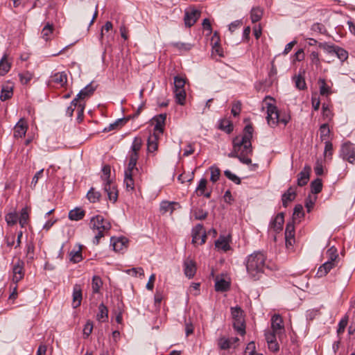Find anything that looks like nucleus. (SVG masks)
Wrapping results in <instances>:
<instances>
[{"label": "nucleus", "mask_w": 355, "mask_h": 355, "mask_svg": "<svg viewBox=\"0 0 355 355\" xmlns=\"http://www.w3.org/2000/svg\"><path fill=\"white\" fill-rule=\"evenodd\" d=\"M253 128L251 124L247 125L242 135L236 137L233 140V150L228 154L229 157L238 158L241 162L250 164L252 162L249 155L252 154L251 139L252 138Z\"/></svg>", "instance_id": "1"}, {"label": "nucleus", "mask_w": 355, "mask_h": 355, "mask_svg": "<svg viewBox=\"0 0 355 355\" xmlns=\"http://www.w3.org/2000/svg\"><path fill=\"white\" fill-rule=\"evenodd\" d=\"M266 257L261 252L250 254L245 261L248 276L252 280L259 279L264 272L266 266Z\"/></svg>", "instance_id": "2"}, {"label": "nucleus", "mask_w": 355, "mask_h": 355, "mask_svg": "<svg viewBox=\"0 0 355 355\" xmlns=\"http://www.w3.org/2000/svg\"><path fill=\"white\" fill-rule=\"evenodd\" d=\"M103 176L104 183V191L107 194V198L110 201L115 202L118 198V190L114 182L110 180V167L108 165H105L103 168Z\"/></svg>", "instance_id": "3"}, {"label": "nucleus", "mask_w": 355, "mask_h": 355, "mask_svg": "<svg viewBox=\"0 0 355 355\" xmlns=\"http://www.w3.org/2000/svg\"><path fill=\"white\" fill-rule=\"evenodd\" d=\"M318 46L324 50L327 53L336 55L340 61L343 62L348 58V53L338 46L329 42H320Z\"/></svg>", "instance_id": "4"}, {"label": "nucleus", "mask_w": 355, "mask_h": 355, "mask_svg": "<svg viewBox=\"0 0 355 355\" xmlns=\"http://www.w3.org/2000/svg\"><path fill=\"white\" fill-rule=\"evenodd\" d=\"M231 313L233 320V327L234 329L241 335H244L245 328L243 311L240 307L236 306L231 308Z\"/></svg>", "instance_id": "5"}, {"label": "nucleus", "mask_w": 355, "mask_h": 355, "mask_svg": "<svg viewBox=\"0 0 355 355\" xmlns=\"http://www.w3.org/2000/svg\"><path fill=\"white\" fill-rule=\"evenodd\" d=\"M340 157L351 164L355 163V145L350 141L342 144Z\"/></svg>", "instance_id": "6"}, {"label": "nucleus", "mask_w": 355, "mask_h": 355, "mask_svg": "<svg viewBox=\"0 0 355 355\" xmlns=\"http://www.w3.org/2000/svg\"><path fill=\"white\" fill-rule=\"evenodd\" d=\"M267 116L268 123L271 127L276 126L279 123V112L277 107L270 103H267Z\"/></svg>", "instance_id": "7"}, {"label": "nucleus", "mask_w": 355, "mask_h": 355, "mask_svg": "<svg viewBox=\"0 0 355 355\" xmlns=\"http://www.w3.org/2000/svg\"><path fill=\"white\" fill-rule=\"evenodd\" d=\"M24 262L22 260L18 259L17 261L12 265V281L15 284H17L24 278Z\"/></svg>", "instance_id": "8"}, {"label": "nucleus", "mask_w": 355, "mask_h": 355, "mask_svg": "<svg viewBox=\"0 0 355 355\" xmlns=\"http://www.w3.org/2000/svg\"><path fill=\"white\" fill-rule=\"evenodd\" d=\"M200 11L194 8H189L185 10L184 21L187 27H191L195 24L200 17Z\"/></svg>", "instance_id": "9"}, {"label": "nucleus", "mask_w": 355, "mask_h": 355, "mask_svg": "<svg viewBox=\"0 0 355 355\" xmlns=\"http://www.w3.org/2000/svg\"><path fill=\"white\" fill-rule=\"evenodd\" d=\"M89 226L92 229L96 230H109L111 228L110 223L98 215L91 218Z\"/></svg>", "instance_id": "10"}, {"label": "nucleus", "mask_w": 355, "mask_h": 355, "mask_svg": "<svg viewBox=\"0 0 355 355\" xmlns=\"http://www.w3.org/2000/svg\"><path fill=\"white\" fill-rule=\"evenodd\" d=\"M271 331L276 332L277 335L280 337L284 332V327L283 320L280 315L275 314L271 318Z\"/></svg>", "instance_id": "11"}, {"label": "nucleus", "mask_w": 355, "mask_h": 355, "mask_svg": "<svg viewBox=\"0 0 355 355\" xmlns=\"http://www.w3.org/2000/svg\"><path fill=\"white\" fill-rule=\"evenodd\" d=\"M28 129L26 121L24 119H21L17 123L14 128V137L15 138H21L25 136Z\"/></svg>", "instance_id": "12"}, {"label": "nucleus", "mask_w": 355, "mask_h": 355, "mask_svg": "<svg viewBox=\"0 0 355 355\" xmlns=\"http://www.w3.org/2000/svg\"><path fill=\"white\" fill-rule=\"evenodd\" d=\"M50 82L60 87H64L67 83V76L65 72H58L51 76Z\"/></svg>", "instance_id": "13"}, {"label": "nucleus", "mask_w": 355, "mask_h": 355, "mask_svg": "<svg viewBox=\"0 0 355 355\" xmlns=\"http://www.w3.org/2000/svg\"><path fill=\"white\" fill-rule=\"evenodd\" d=\"M284 216L283 213H279L270 224V228L275 232H280L283 228Z\"/></svg>", "instance_id": "14"}, {"label": "nucleus", "mask_w": 355, "mask_h": 355, "mask_svg": "<svg viewBox=\"0 0 355 355\" xmlns=\"http://www.w3.org/2000/svg\"><path fill=\"white\" fill-rule=\"evenodd\" d=\"M72 306L76 309L78 307L82 301V288L80 285L75 284L73 288Z\"/></svg>", "instance_id": "15"}, {"label": "nucleus", "mask_w": 355, "mask_h": 355, "mask_svg": "<svg viewBox=\"0 0 355 355\" xmlns=\"http://www.w3.org/2000/svg\"><path fill=\"white\" fill-rule=\"evenodd\" d=\"M184 272L187 277L192 278L196 272V263L191 259L185 260L184 262Z\"/></svg>", "instance_id": "16"}, {"label": "nucleus", "mask_w": 355, "mask_h": 355, "mask_svg": "<svg viewBox=\"0 0 355 355\" xmlns=\"http://www.w3.org/2000/svg\"><path fill=\"white\" fill-rule=\"evenodd\" d=\"M311 167L305 166L303 170L299 173L297 178V185L300 187L304 186L309 180V175L311 172Z\"/></svg>", "instance_id": "17"}, {"label": "nucleus", "mask_w": 355, "mask_h": 355, "mask_svg": "<svg viewBox=\"0 0 355 355\" xmlns=\"http://www.w3.org/2000/svg\"><path fill=\"white\" fill-rule=\"evenodd\" d=\"M337 263L327 261L322 266H320L317 271L316 275L318 277H324L333 268H334Z\"/></svg>", "instance_id": "18"}, {"label": "nucleus", "mask_w": 355, "mask_h": 355, "mask_svg": "<svg viewBox=\"0 0 355 355\" xmlns=\"http://www.w3.org/2000/svg\"><path fill=\"white\" fill-rule=\"evenodd\" d=\"M337 263L327 261L322 266H320L317 271L316 275L318 277H324L333 268H334Z\"/></svg>", "instance_id": "19"}, {"label": "nucleus", "mask_w": 355, "mask_h": 355, "mask_svg": "<svg viewBox=\"0 0 355 355\" xmlns=\"http://www.w3.org/2000/svg\"><path fill=\"white\" fill-rule=\"evenodd\" d=\"M78 98H75L71 101L70 105L67 107L66 113L69 116H72L73 111L76 107L78 108V114H82L83 113L84 105H82L80 102L78 103Z\"/></svg>", "instance_id": "20"}, {"label": "nucleus", "mask_w": 355, "mask_h": 355, "mask_svg": "<svg viewBox=\"0 0 355 355\" xmlns=\"http://www.w3.org/2000/svg\"><path fill=\"white\" fill-rule=\"evenodd\" d=\"M13 85L11 83H8L3 85L1 89L0 99L2 101L10 99L13 95Z\"/></svg>", "instance_id": "21"}, {"label": "nucleus", "mask_w": 355, "mask_h": 355, "mask_svg": "<svg viewBox=\"0 0 355 355\" xmlns=\"http://www.w3.org/2000/svg\"><path fill=\"white\" fill-rule=\"evenodd\" d=\"M296 197V191L292 187H289L288 189L282 195V205L284 207H286L288 203L294 200Z\"/></svg>", "instance_id": "22"}, {"label": "nucleus", "mask_w": 355, "mask_h": 355, "mask_svg": "<svg viewBox=\"0 0 355 355\" xmlns=\"http://www.w3.org/2000/svg\"><path fill=\"white\" fill-rule=\"evenodd\" d=\"M176 207H180V205L178 202L163 201L160 204V211L162 214H164L167 212L172 214L176 209Z\"/></svg>", "instance_id": "23"}, {"label": "nucleus", "mask_w": 355, "mask_h": 355, "mask_svg": "<svg viewBox=\"0 0 355 355\" xmlns=\"http://www.w3.org/2000/svg\"><path fill=\"white\" fill-rule=\"evenodd\" d=\"M158 148V135L155 133L148 137L147 142V150L148 153H154Z\"/></svg>", "instance_id": "24"}, {"label": "nucleus", "mask_w": 355, "mask_h": 355, "mask_svg": "<svg viewBox=\"0 0 355 355\" xmlns=\"http://www.w3.org/2000/svg\"><path fill=\"white\" fill-rule=\"evenodd\" d=\"M94 90L95 87L91 84H89L79 92L76 98H78V101L83 100L85 98L91 96Z\"/></svg>", "instance_id": "25"}, {"label": "nucleus", "mask_w": 355, "mask_h": 355, "mask_svg": "<svg viewBox=\"0 0 355 355\" xmlns=\"http://www.w3.org/2000/svg\"><path fill=\"white\" fill-rule=\"evenodd\" d=\"M133 171L134 170L128 169L125 171L124 183L125 184L126 189L129 191H132L135 188L134 180L132 179Z\"/></svg>", "instance_id": "26"}, {"label": "nucleus", "mask_w": 355, "mask_h": 355, "mask_svg": "<svg viewBox=\"0 0 355 355\" xmlns=\"http://www.w3.org/2000/svg\"><path fill=\"white\" fill-rule=\"evenodd\" d=\"M85 215V211L79 207H76L69 212V218L71 220H80Z\"/></svg>", "instance_id": "27"}, {"label": "nucleus", "mask_w": 355, "mask_h": 355, "mask_svg": "<svg viewBox=\"0 0 355 355\" xmlns=\"http://www.w3.org/2000/svg\"><path fill=\"white\" fill-rule=\"evenodd\" d=\"M11 64L8 61V55L5 54L0 60V76L6 75L10 69Z\"/></svg>", "instance_id": "28"}, {"label": "nucleus", "mask_w": 355, "mask_h": 355, "mask_svg": "<svg viewBox=\"0 0 355 355\" xmlns=\"http://www.w3.org/2000/svg\"><path fill=\"white\" fill-rule=\"evenodd\" d=\"M230 288V283L223 278H216L215 288L216 291H226Z\"/></svg>", "instance_id": "29"}, {"label": "nucleus", "mask_w": 355, "mask_h": 355, "mask_svg": "<svg viewBox=\"0 0 355 355\" xmlns=\"http://www.w3.org/2000/svg\"><path fill=\"white\" fill-rule=\"evenodd\" d=\"M166 119V115L165 114H161L159 116L155 118V121L156 123L155 125L154 130L159 131V133H162L164 131V126L165 123V121Z\"/></svg>", "instance_id": "30"}, {"label": "nucleus", "mask_w": 355, "mask_h": 355, "mask_svg": "<svg viewBox=\"0 0 355 355\" xmlns=\"http://www.w3.org/2000/svg\"><path fill=\"white\" fill-rule=\"evenodd\" d=\"M204 227L201 224H198L192 230V243H198L201 234L203 233Z\"/></svg>", "instance_id": "31"}, {"label": "nucleus", "mask_w": 355, "mask_h": 355, "mask_svg": "<svg viewBox=\"0 0 355 355\" xmlns=\"http://www.w3.org/2000/svg\"><path fill=\"white\" fill-rule=\"evenodd\" d=\"M174 94L176 102L180 105H184L185 103L186 92L184 88L174 89Z\"/></svg>", "instance_id": "32"}, {"label": "nucleus", "mask_w": 355, "mask_h": 355, "mask_svg": "<svg viewBox=\"0 0 355 355\" xmlns=\"http://www.w3.org/2000/svg\"><path fill=\"white\" fill-rule=\"evenodd\" d=\"M263 15V10L259 7L252 8L250 12V18L252 23L259 21Z\"/></svg>", "instance_id": "33"}, {"label": "nucleus", "mask_w": 355, "mask_h": 355, "mask_svg": "<svg viewBox=\"0 0 355 355\" xmlns=\"http://www.w3.org/2000/svg\"><path fill=\"white\" fill-rule=\"evenodd\" d=\"M138 158H139L138 153L130 151V160H129V163H128L127 169L137 171V168H136V165H137Z\"/></svg>", "instance_id": "34"}, {"label": "nucleus", "mask_w": 355, "mask_h": 355, "mask_svg": "<svg viewBox=\"0 0 355 355\" xmlns=\"http://www.w3.org/2000/svg\"><path fill=\"white\" fill-rule=\"evenodd\" d=\"M98 313L97 314V320L101 322H105L108 318V311L107 307L101 304L98 306Z\"/></svg>", "instance_id": "35"}, {"label": "nucleus", "mask_w": 355, "mask_h": 355, "mask_svg": "<svg viewBox=\"0 0 355 355\" xmlns=\"http://www.w3.org/2000/svg\"><path fill=\"white\" fill-rule=\"evenodd\" d=\"M320 137L322 141H327L330 136V129L327 123H324L320 127Z\"/></svg>", "instance_id": "36"}, {"label": "nucleus", "mask_w": 355, "mask_h": 355, "mask_svg": "<svg viewBox=\"0 0 355 355\" xmlns=\"http://www.w3.org/2000/svg\"><path fill=\"white\" fill-rule=\"evenodd\" d=\"M215 245L217 248L221 249L224 251H227L230 248V245L227 239L224 236H220L215 243Z\"/></svg>", "instance_id": "37"}, {"label": "nucleus", "mask_w": 355, "mask_h": 355, "mask_svg": "<svg viewBox=\"0 0 355 355\" xmlns=\"http://www.w3.org/2000/svg\"><path fill=\"white\" fill-rule=\"evenodd\" d=\"M53 25L48 22L42 30L41 35L42 38L46 41L49 40V36L53 33Z\"/></svg>", "instance_id": "38"}, {"label": "nucleus", "mask_w": 355, "mask_h": 355, "mask_svg": "<svg viewBox=\"0 0 355 355\" xmlns=\"http://www.w3.org/2000/svg\"><path fill=\"white\" fill-rule=\"evenodd\" d=\"M318 83L320 85V93L321 95L328 96L331 93V87L327 85L324 79H320Z\"/></svg>", "instance_id": "39"}, {"label": "nucleus", "mask_w": 355, "mask_h": 355, "mask_svg": "<svg viewBox=\"0 0 355 355\" xmlns=\"http://www.w3.org/2000/svg\"><path fill=\"white\" fill-rule=\"evenodd\" d=\"M28 220V209L24 207L21 209L20 217L19 218V222L21 227H24L27 225Z\"/></svg>", "instance_id": "40"}, {"label": "nucleus", "mask_w": 355, "mask_h": 355, "mask_svg": "<svg viewBox=\"0 0 355 355\" xmlns=\"http://www.w3.org/2000/svg\"><path fill=\"white\" fill-rule=\"evenodd\" d=\"M103 285V282L101 279L98 276H94L92 278V291L94 293H97L99 292L101 286Z\"/></svg>", "instance_id": "41"}, {"label": "nucleus", "mask_w": 355, "mask_h": 355, "mask_svg": "<svg viewBox=\"0 0 355 355\" xmlns=\"http://www.w3.org/2000/svg\"><path fill=\"white\" fill-rule=\"evenodd\" d=\"M322 180L320 178H317L313 180L311 184V189L313 193L317 194L322 191Z\"/></svg>", "instance_id": "42"}, {"label": "nucleus", "mask_w": 355, "mask_h": 355, "mask_svg": "<svg viewBox=\"0 0 355 355\" xmlns=\"http://www.w3.org/2000/svg\"><path fill=\"white\" fill-rule=\"evenodd\" d=\"M304 215L303 207L301 205H295L293 210V219L294 220L298 219L299 221H300V219L304 217Z\"/></svg>", "instance_id": "43"}, {"label": "nucleus", "mask_w": 355, "mask_h": 355, "mask_svg": "<svg viewBox=\"0 0 355 355\" xmlns=\"http://www.w3.org/2000/svg\"><path fill=\"white\" fill-rule=\"evenodd\" d=\"M87 197L91 202L94 203L100 199L101 193L95 191L94 188H91L87 193Z\"/></svg>", "instance_id": "44"}, {"label": "nucleus", "mask_w": 355, "mask_h": 355, "mask_svg": "<svg viewBox=\"0 0 355 355\" xmlns=\"http://www.w3.org/2000/svg\"><path fill=\"white\" fill-rule=\"evenodd\" d=\"M192 212L193 214V216L197 220H203L207 218V212L202 210V209L194 208L192 207Z\"/></svg>", "instance_id": "45"}, {"label": "nucleus", "mask_w": 355, "mask_h": 355, "mask_svg": "<svg viewBox=\"0 0 355 355\" xmlns=\"http://www.w3.org/2000/svg\"><path fill=\"white\" fill-rule=\"evenodd\" d=\"M285 239H295V225L293 223H288L285 230Z\"/></svg>", "instance_id": "46"}, {"label": "nucleus", "mask_w": 355, "mask_h": 355, "mask_svg": "<svg viewBox=\"0 0 355 355\" xmlns=\"http://www.w3.org/2000/svg\"><path fill=\"white\" fill-rule=\"evenodd\" d=\"M35 246L33 242H28L26 244V258L27 261L30 262L34 259Z\"/></svg>", "instance_id": "47"}, {"label": "nucleus", "mask_w": 355, "mask_h": 355, "mask_svg": "<svg viewBox=\"0 0 355 355\" xmlns=\"http://www.w3.org/2000/svg\"><path fill=\"white\" fill-rule=\"evenodd\" d=\"M293 80L295 82V87L302 90L306 88V82L301 75L295 76L293 77Z\"/></svg>", "instance_id": "48"}, {"label": "nucleus", "mask_w": 355, "mask_h": 355, "mask_svg": "<svg viewBox=\"0 0 355 355\" xmlns=\"http://www.w3.org/2000/svg\"><path fill=\"white\" fill-rule=\"evenodd\" d=\"M171 45L180 51H188L192 48V45L189 43L174 42Z\"/></svg>", "instance_id": "49"}, {"label": "nucleus", "mask_w": 355, "mask_h": 355, "mask_svg": "<svg viewBox=\"0 0 355 355\" xmlns=\"http://www.w3.org/2000/svg\"><path fill=\"white\" fill-rule=\"evenodd\" d=\"M207 180L205 178H202L199 184L195 191V193L198 196H202L203 192L205 191L206 187H207Z\"/></svg>", "instance_id": "50"}, {"label": "nucleus", "mask_w": 355, "mask_h": 355, "mask_svg": "<svg viewBox=\"0 0 355 355\" xmlns=\"http://www.w3.org/2000/svg\"><path fill=\"white\" fill-rule=\"evenodd\" d=\"M218 345L220 349H228L231 347V340L225 337L220 338L218 341Z\"/></svg>", "instance_id": "51"}, {"label": "nucleus", "mask_w": 355, "mask_h": 355, "mask_svg": "<svg viewBox=\"0 0 355 355\" xmlns=\"http://www.w3.org/2000/svg\"><path fill=\"white\" fill-rule=\"evenodd\" d=\"M142 139L140 137H135L132 141L130 151L139 153L142 146Z\"/></svg>", "instance_id": "52"}, {"label": "nucleus", "mask_w": 355, "mask_h": 355, "mask_svg": "<svg viewBox=\"0 0 355 355\" xmlns=\"http://www.w3.org/2000/svg\"><path fill=\"white\" fill-rule=\"evenodd\" d=\"M327 254L329 256V261L334 262L336 263H338L337 259L338 258V254L336 248L334 247L330 248L327 252Z\"/></svg>", "instance_id": "53"}, {"label": "nucleus", "mask_w": 355, "mask_h": 355, "mask_svg": "<svg viewBox=\"0 0 355 355\" xmlns=\"http://www.w3.org/2000/svg\"><path fill=\"white\" fill-rule=\"evenodd\" d=\"M6 220L9 225H13L19 220L18 214L16 212L9 213L6 216Z\"/></svg>", "instance_id": "54"}, {"label": "nucleus", "mask_w": 355, "mask_h": 355, "mask_svg": "<svg viewBox=\"0 0 355 355\" xmlns=\"http://www.w3.org/2000/svg\"><path fill=\"white\" fill-rule=\"evenodd\" d=\"M220 129L225 131L227 133H230L233 130V125L228 120H222L220 123Z\"/></svg>", "instance_id": "55"}, {"label": "nucleus", "mask_w": 355, "mask_h": 355, "mask_svg": "<svg viewBox=\"0 0 355 355\" xmlns=\"http://www.w3.org/2000/svg\"><path fill=\"white\" fill-rule=\"evenodd\" d=\"M186 79L182 76H176L174 77V89L184 88Z\"/></svg>", "instance_id": "56"}, {"label": "nucleus", "mask_w": 355, "mask_h": 355, "mask_svg": "<svg viewBox=\"0 0 355 355\" xmlns=\"http://www.w3.org/2000/svg\"><path fill=\"white\" fill-rule=\"evenodd\" d=\"M211 177L210 180L213 182L218 181L220 177V169L215 166L210 167Z\"/></svg>", "instance_id": "57"}, {"label": "nucleus", "mask_w": 355, "mask_h": 355, "mask_svg": "<svg viewBox=\"0 0 355 355\" xmlns=\"http://www.w3.org/2000/svg\"><path fill=\"white\" fill-rule=\"evenodd\" d=\"M19 76L20 82L23 85L27 84L33 78V74L28 71L21 73Z\"/></svg>", "instance_id": "58"}, {"label": "nucleus", "mask_w": 355, "mask_h": 355, "mask_svg": "<svg viewBox=\"0 0 355 355\" xmlns=\"http://www.w3.org/2000/svg\"><path fill=\"white\" fill-rule=\"evenodd\" d=\"M82 253L81 250H79L78 251H71L70 252V261L73 263H78L82 260Z\"/></svg>", "instance_id": "59"}, {"label": "nucleus", "mask_w": 355, "mask_h": 355, "mask_svg": "<svg viewBox=\"0 0 355 355\" xmlns=\"http://www.w3.org/2000/svg\"><path fill=\"white\" fill-rule=\"evenodd\" d=\"M324 144V155L325 157L331 158L333 155V144L329 141H326Z\"/></svg>", "instance_id": "60"}, {"label": "nucleus", "mask_w": 355, "mask_h": 355, "mask_svg": "<svg viewBox=\"0 0 355 355\" xmlns=\"http://www.w3.org/2000/svg\"><path fill=\"white\" fill-rule=\"evenodd\" d=\"M128 275L136 277L138 274L144 276V271L142 268H132L125 271Z\"/></svg>", "instance_id": "61"}, {"label": "nucleus", "mask_w": 355, "mask_h": 355, "mask_svg": "<svg viewBox=\"0 0 355 355\" xmlns=\"http://www.w3.org/2000/svg\"><path fill=\"white\" fill-rule=\"evenodd\" d=\"M225 175L230 180L234 182V183L239 184L241 183V180L239 177H237L235 174L232 173L230 171L226 170L224 172Z\"/></svg>", "instance_id": "62"}, {"label": "nucleus", "mask_w": 355, "mask_h": 355, "mask_svg": "<svg viewBox=\"0 0 355 355\" xmlns=\"http://www.w3.org/2000/svg\"><path fill=\"white\" fill-rule=\"evenodd\" d=\"M310 59L313 64H315L317 67L320 66V60L319 58V54L318 52L312 51L310 54Z\"/></svg>", "instance_id": "63"}, {"label": "nucleus", "mask_w": 355, "mask_h": 355, "mask_svg": "<svg viewBox=\"0 0 355 355\" xmlns=\"http://www.w3.org/2000/svg\"><path fill=\"white\" fill-rule=\"evenodd\" d=\"M255 353V344L254 342H250L248 344L244 351V355H254Z\"/></svg>", "instance_id": "64"}]
</instances>
